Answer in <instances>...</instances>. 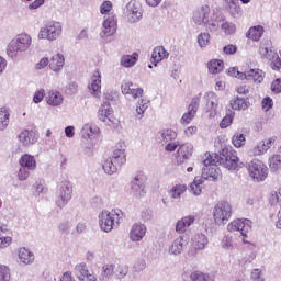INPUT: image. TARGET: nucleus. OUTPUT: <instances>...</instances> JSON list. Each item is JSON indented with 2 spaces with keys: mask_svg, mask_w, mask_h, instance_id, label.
<instances>
[{
  "mask_svg": "<svg viewBox=\"0 0 281 281\" xmlns=\"http://www.w3.org/2000/svg\"><path fill=\"white\" fill-rule=\"evenodd\" d=\"M254 223L249 218H237L227 224V232H240L241 236H247L251 232Z\"/></svg>",
  "mask_w": 281,
  "mask_h": 281,
  "instance_id": "obj_13",
  "label": "nucleus"
},
{
  "mask_svg": "<svg viewBox=\"0 0 281 281\" xmlns=\"http://www.w3.org/2000/svg\"><path fill=\"white\" fill-rule=\"evenodd\" d=\"M194 150V146L191 143H184L178 148V161L183 164L192 157V153Z\"/></svg>",
  "mask_w": 281,
  "mask_h": 281,
  "instance_id": "obj_29",
  "label": "nucleus"
},
{
  "mask_svg": "<svg viewBox=\"0 0 281 281\" xmlns=\"http://www.w3.org/2000/svg\"><path fill=\"white\" fill-rule=\"evenodd\" d=\"M204 100L206 102L205 112L209 115V120H214L218 113V95L214 92H206Z\"/></svg>",
  "mask_w": 281,
  "mask_h": 281,
  "instance_id": "obj_18",
  "label": "nucleus"
},
{
  "mask_svg": "<svg viewBox=\"0 0 281 281\" xmlns=\"http://www.w3.org/2000/svg\"><path fill=\"white\" fill-rule=\"evenodd\" d=\"M99 12L103 16H109V14H114L113 12V2L105 0L99 7Z\"/></svg>",
  "mask_w": 281,
  "mask_h": 281,
  "instance_id": "obj_50",
  "label": "nucleus"
},
{
  "mask_svg": "<svg viewBox=\"0 0 281 281\" xmlns=\"http://www.w3.org/2000/svg\"><path fill=\"white\" fill-rule=\"evenodd\" d=\"M250 280L252 281H265V273L261 269L255 268L250 272Z\"/></svg>",
  "mask_w": 281,
  "mask_h": 281,
  "instance_id": "obj_58",
  "label": "nucleus"
},
{
  "mask_svg": "<svg viewBox=\"0 0 281 281\" xmlns=\"http://www.w3.org/2000/svg\"><path fill=\"white\" fill-rule=\"evenodd\" d=\"M190 280H192V281H210V274L203 273L201 271H193L190 274Z\"/></svg>",
  "mask_w": 281,
  "mask_h": 281,
  "instance_id": "obj_55",
  "label": "nucleus"
},
{
  "mask_svg": "<svg viewBox=\"0 0 281 281\" xmlns=\"http://www.w3.org/2000/svg\"><path fill=\"white\" fill-rule=\"evenodd\" d=\"M262 34H265V27L262 25H256L248 30L247 38H250V41H260Z\"/></svg>",
  "mask_w": 281,
  "mask_h": 281,
  "instance_id": "obj_44",
  "label": "nucleus"
},
{
  "mask_svg": "<svg viewBox=\"0 0 281 281\" xmlns=\"http://www.w3.org/2000/svg\"><path fill=\"white\" fill-rule=\"evenodd\" d=\"M210 244V240L203 233H196L191 238V248L189 249L190 256H196L199 251H203V249H206L207 245Z\"/></svg>",
  "mask_w": 281,
  "mask_h": 281,
  "instance_id": "obj_16",
  "label": "nucleus"
},
{
  "mask_svg": "<svg viewBox=\"0 0 281 281\" xmlns=\"http://www.w3.org/2000/svg\"><path fill=\"white\" fill-rule=\"evenodd\" d=\"M186 192H188V186L183 183H177L169 190L171 199H175L176 201H179V199H181Z\"/></svg>",
  "mask_w": 281,
  "mask_h": 281,
  "instance_id": "obj_37",
  "label": "nucleus"
},
{
  "mask_svg": "<svg viewBox=\"0 0 281 281\" xmlns=\"http://www.w3.org/2000/svg\"><path fill=\"white\" fill-rule=\"evenodd\" d=\"M12 280V271L10 267L0 263V281H10Z\"/></svg>",
  "mask_w": 281,
  "mask_h": 281,
  "instance_id": "obj_53",
  "label": "nucleus"
},
{
  "mask_svg": "<svg viewBox=\"0 0 281 281\" xmlns=\"http://www.w3.org/2000/svg\"><path fill=\"white\" fill-rule=\"evenodd\" d=\"M45 101L48 106H63L65 97L58 90H49L46 94Z\"/></svg>",
  "mask_w": 281,
  "mask_h": 281,
  "instance_id": "obj_27",
  "label": "nucleus"
},
{
  "mask_svg": "<svg viewBox=\"0 0 281 281\" xmlns=\"http://www.w3.org/2000/svg\"><path fill=\"white\" fill-rule=\"evenodd\" d=\"M19 166L26 168L27 170L34 171L37 168L36 158L30 154H24L19 159Z\"/></svg>",
  "mask_w": 281,
  "mask_h": 281,
  "instance_id": "obj_31",
  "label": "nucleus"
},
{
  "mask_svg": "<svg viewBox=\"0 0 281 281\" xmlns=\"http://www.w3.org/2000/svg\"><path fill=\"white\" fill-rule=\"evenodd\" d=\"M45 100V89L40 88L33 94L34 104H41V102Z\"/></svg>",
  "mask_w": 281,
  "mask_h": 281,
  "instance_id": "obj_60",
  "label": "nucleus"
},
{
  "mask_svg": "<svg viewBox=\"0 0 281 281\" xmlns=\"http://www.w3.org/2000/svg\"><path fill=\"white\" fill-rule=\"evenodd\" d=\"M216 161L220 166L229 170V172H238L243 167L238 153L232 146L224 147L220 155L216 154Z\"/></svg>",
  "mask_w": 281,
  "mask_h": 281,
  "instance_id": "obj_3",
  "label": "nucleus"
},
{
  "mask_svg": "<svg viewBox=\"0 0 281 281\" xmlns=\"http://www.w3.org/2000/svg\"><path fill=\"white\" fill-rule=\"evenodd\" d=\"M246 205L252 210H258L260 207V201L257 198L250 196L246 199Z\"/></svg>",
  "mask_w": 281,
  "mask_h": 281,
  "instance_id": "obj_63",
  "label": "nucleus"
},
{
  "mask_svg": "<svg viewBox=\"0 0 281 281\" xmlns=\"http://www.w3.org/2000/svg\"><path fill=\"white\" fill-rule=\"evenodd\" d=\"M65 67V55L61 53L54 54L49 59V69L53 74H60Z\"/></svg>",
  "mask_w": 281,
  "mask_h": 281,
  "instance_id": "obj_28",
  "label": "nucleus"
},
{
  "mask_svg": "<svg viewBox=\"0 0 281 281\" xmlns=\"http://www.w3.org/2000/svg\"><path fill=\"white\" fill-rule=\"evenodd\" d=\"M157 139L161 144H168V142H175L177 139V133L172 128H165L158 132Z\"/></svg>",
  "mask_w": 281,
  "mask_h": 281,
  "instance_id": "obj_33",
  "label": "nucleus"
},
{
  "mask_svg": "<svg viewBox=\"0 0 281 281\" xmlns=\"http://www.w3.org/2000/svg\"><path fill=\"white\" fill-rule=\"evenodd\" d=\"M276 144V137H269L263 140H260L248 150L249 157H262L271 149V146Z\"/></svg>",
  "mask_w": 281,
  "mask_h": 281,
  "instance_id": "obj_14",
  "label": "nucleus"
},
{
  "mask_svg": "<svg viewBox=\"0 0 281 281\" xmlns=\"http://www.w3.org/2000/svg\"><path fill=\"white\" fill-rule=\"evenodd\" d=\"M63 36V22L59 21H49L38 31L37 38L38 41H48L54 43Z\"/></svg>",
  "mask_w": 281,
  "mask_h": 281,
  "instance_id": "obj_5",
  "label": "nucleus"
},
{
  "mask_svg": "<svg viewBox=\"0 0 281 281\" xmlns=\"http://www.w3.org/2000/svg\"><path fill=\"white\" fill-rule=\"evenodd\" d=\"M18 139L22 146L30 148V146H34V144L38 142V133L30 130H23L18 135Z\"/></svg>",
  "mask_w": 281,
  "mask_h": 281,
  "instance_id": "obj_21",
  "label": "nucleus"
},
{
  "mask_svg": "<svg viewBox=\"0 0 281 281\" xmlns=\"http://www.w3.org/2000/svg\"><path fill=\"white\" fill-rule=\"evenodd\" d=\"M234 122V115L226 114L222 121L220 122L221 128H227L228 126H232V123Z\"/></svg>",
  "mask_w": 281,
  "mask_h": 281,
  "instance_id": "obj_61",
  "label": "nucleus"
},
{
  "mask_svg": "<svg viewBox=\"0 0 281 281\" xmlns=\"http://www.w3.org/2000/svg\"><path fill=\"white\" fill-rule=\"evenodd\" d=\"M117 32V16L115 14H108L103 16V22L99 36L101 38H109Z\"/></svg>",
  "mask_w": 281,
  "mask_h": 281,
  "instance_id": "obj_11",
  "label": "nucleus"
},
{
  "mask_svg": "<svg viewBox=\"0 0 281 281\" xmlns=\"http://www.w3.org/2000/svg\"><path fill=\"white\" fill-rule=\"evenodd\" d=\"M232 144L235 148H243V146L247 144V138L245 137V134L236 132L232 136Z\"/></svg>",
  "mask_w": 281,
  "mask_h": 281,
  "instance_id": "obj_47",
  "label": "nucleus"
},
{
  "mask_svg": "<svg viewBox=\"0 0 281 281\" xmlns=\"http://www.w3.org/2000/svg\"><path fill=\"white\" fill-rule=\"evenodd\" d=\"M226 11L233 19H240L243 16V7L237 1L226 5Z\"/></svg>",
  "mask_w": 281,
  "mask_h": 281,
  "instance_id": "obj_41",
  "label": "nucleus"
},
{
  "mask_svg": "<svg viewBox=\"0 0 281 281\" xmlns=\"http://www.w3.org/2000/svg\"><path fill=\"white\" fill-rule=\"evenodd\" d=\"M221 247H222V249H225L226 251H233L234 237L231 235H225L221 240Z\"/></svg>",
  "mask_w": 281,
  "mask_h": 281,
  "instance_id": "obj_52",
  "label": "nucleus"
},
{
  "mask_svg": "<svg viewBox=\"0 0 281 281\" xmlns=\"http://www.w3.org/2000/svg\"><path fill=\"white\" fill-rule=\"evenodd\" d=\"M114 276L116 280H124L128 276V266L121 263L114 269Z\"/></svg>",
  "mask_w": 281,
  "mask_h": 281,
  "instance_id": "obj_49",
  "label": "nucleus"
},
{
  "mask_svg": "<svg viewBox=\"0 0 281 281\" xmlns=\"http://www.w3.org/2000/svg\"><path fill=\"white\" fill-rule=\"evenodd\" d=\"M247 171L251 179L260 183L269 177V167L260 159H254L247 165Z\"/></svg>",
  "mask_w": 281,
  "mask_h": 281,
  "instance_id": "obj_7",
  "label": "nucleus"
},
{
  "mask_svg": "<svg viewBox=\"0 0 281 281\" xmlns=\"http://www.w3.org/2000/svg\"><path fill=\"white\" fill-rule=\"evenodd\" d=\"M221 18H216L215 20H207L205 24L206 30L210 32H217L218 27H221Z\"/></svg>",
  "mask_w": 281,
  "mask_h": 281,
  "instance_id": "obj_57",
  "label": "nucleus"
},
{
  "mask_svg": "<svg viewBox=\"0 0 281 281\" xmlns=\"http://www.w3.org/2000/svg\"><path fill=\"white\" fill-rule=\"evenodd\" d=\"M245 79L244 80H251L255 82V85H260L265 80V71L258 68H252L244 74Z\"/></svg>",
  "mask_w": 281,
  "mask_h": 281,
  "instance_id": "obj_30",
  "label": "nucleus"
},
{
  "mask_svg": "<svg viewBox=\"0 0 281 281\" xmlns=\"http://www.w3.org/2000/svg\"><path fill=\"white\" fill-rule=\"evenodd\" d=\"M189 192L194 196H201V193L203 192V178L195 177L189 186Z\"/></svg>",
  "mask_w": 281,
  "mask_h": 281,
  "instance_id": "obj_40",
  "label": "nucleus"
},
{
  "mask_svg": "<svg viewBox=\"0 0 281 281\" xmlns=\"http://www.w3.org/2000/svg\"><path fill=\"white\" fill-rule=\"evenodd\" d=\"M202 179H205V181H218V179H221V168H218L216 154H205L202 168Z\"/></svg>",
  "mask_w": 281,
  "mask_h": 281,
  "instance_id": "obj_4",
  "label": "nucleus"
},
{
  "mask_svg": "<svg viewBox=\"0 0 281 281\" xmlns=\"http://www.w3.org/2000/svg\"><path fill=\"white\" fill-rule=\"evenodd\" d=\"M207 69H209V74H221V71H223V69H225V63H223V60L221 59H211L207 63Z\"/></svg>",
  "mask_w": 281,
  "mask_h": 281,
  "instance_id": "obj_42",
  "label": "nucleus"
},
{
  "mask_svg": "<svg viewBox=\"0 0 281 281\" xmlns=\"http://www.w3.org/2000/svg\"><path fill=\"white\" fill-rule=\"evenodd\" d=\"M188 237L186 235H179L176 237L168 246H167V254L171 256V258H178L181 256L186 249H188Z\"/></svg>",
  "mask_w": 281,
  "mask_h": 281,
  "instance_id": "obj_9",
  "label": "nucleus"
},
{
  "mask_svg": "<svg viewBox=\"0 0 281 281\" xmlns=\"http://www.w3.org/2000/svg\"><path fill=\"white\" fill-rule=\"evenodd\" d=\"M259 55L263 60H268L269 63L278 60V52L273 48V44H271V41L269 40L260 43Z\"/></svg>",
  "mask_w": 281,
  "mask_h": 281,
  "instance_id": "obj_17",
  "label": "nucleus"
},
{
  "mask_svg": "<svg viewBox=\"0 0 281 281\" xmlns=\"http://www.w3.org/2000/svg\"><path fill=\"white\" fill-rule=\"evenodd\" d=\"M72 194L74 188L71 187V182L64 181L59 183L55 195V205H57L59 210H63V207L71 201Z\"/></svg>",
  "mask_w": 281,
  "mask_h": 281,
  "instance_id": "obj_8",
  "label": "nucleus"
},
{
  "mask_svg": "<svg viewBox=\"0 0 281 281\" xmlns=\"http://www.w3.org/2000/svg\"><path fill=\"white\" fill-rule=\"evenodd\" d=\"M88 273H91V271L89 270V266L87 263L79 262V263L75 265L74 276L77 280L85 278V276H88Z\"/></svg>",
  "mask_w": 281,
  "mask_h": 281,
  "instance_id": "obj_43",
  "label": "nucleus"
},
{
  "mask_svg": "<svg viewBox=\"0 0 281 281\" xmlns=\"http://www.w3.org/2000/svg\"><path fill=\"white\" fill-rule=\"evenodd\" d=\"M271 91H272V93H281V79L280 78L272 81Z\"/></svg>",
  "mask_w": 281,
  "mask_h": 281,
  "instance_id": "obj_64",
  "label": "nucleus"
},
{
  "mask_svg": "<svg viewBox=\"0 0 281 281\" xmlns=\"http://www.w3.org/2000/svg\"><path fill=\"white\" fill-rule=\"evenodd\" d=\"M121 92L123 95H131L133 100H137L144 95V89L139 87L133 88L132 81H124L121 85Z\"/></svg>",
  "mask_w": 281,
  "mask_h": 281,
  "instance_id": "obj_23",
  "label": "nucleus"
},
{
  "mask_svg": "<svg viewBox=\"0 0 281 281\" xmlns=\"http://www.w3.org/2000/svg\"><path fill=\"white\" fill-rule=\"evenodd\" d=\"M146 232H148L146 225L136 222L130 228L128 238L132 243H142L146 237Z\"/></svg>",
  "mask_w": 281,
  "mask_h": 281,
  "instance_id": "obj_19",
  "label": "nucleus"
},
{
  "mask_svg": "<svg viewBox=\"0 0 281 281\" xmlns=\"http://www.w3.org/2000/svg\"><path fill=\"white\" fill-rule=\"evenodd\" d=\"M146 175L138 173L131 181V194L134 199H144L146 196Z\"/></svg>",
  "mask_w": 281,
  "mask_h": 281,
  "instance_id": "obj_10",
  "label": "nucleus"
},
{
  "mask_svg": "<svg viewBox=\"0 0 281 281\" xmlns=\"http://www.w3.org/2000/svg\"><path fill=\"white\" fill-rule=\"evenodd\" d=\"M115 276V265L105 263L102 266L101 273L99 277L100 281H110Z\"/></svg>",
  "mask_w": 281,
  "mask_h": 281,
  "instance_id": "obj_35",
  "label": "nucleus"
},
{
  "mask_svg": "<svg viewBox=\"0 0 281 281\" xmlns=\"http://www.w3.org/2000/svg\"><path fill=\"white\" fill-rule=\"evenodd\" d=\"M137 60H139V55L137 53H133L132 55H123L120 64L121 67L128 69L131 67H135V65H137Z\"/></svg>",
  "mask_w": 281,
  "mask_h": 281,
  "instance_id": "obj_39",
  "label": "nucleus"
},
{
  "mask_svg": "<svg viewBox=\"0 0 281 281\" xmlns=\"http://www.w3.org/2000/svg\"><path fill=\"white\" fill-rule=\"evenodd\" d=\"M168 56H170V54H168V50H166L164 46H157L153 50L151 63H154L155 67H157V64L165 60V58H168Z\"/></svg>",
  "mask_w": 281,
  "mask_h": 281,
  "instance_id": "obj_34",
  "label": "nucleus"
},
{
  "mask_svg": "<svg viewBox=\"0 0 281 281\" xmlns=\"http://www.w3.org/2000/svg\"><path fill=\"white\" fill-rule=\"evenodd\" d=\"M121 165L115 162L113 158L108 157L102 162V169L105 172V175H115L117 172V168H120Z\"/></svg>",
  "mask_w": 281,
  "mask_h": 281,
  "instance_id": "obj_38",
  "label": "nucleus"
},
{
  "mask_svg": "<svg viewBox=\"0 0 281 281\" xmlns=\"http://www.w3.org/2000/svg\"><path fill=\"white\" fill-rule=\"evenodd\" d=\"M195 221L196 216H194L193 214L182 216L176 222V233L180 236H183V234H186V232L190 229L191 225H194Z\"/></svg>",
  "mask_w": 281,
  "mask_h": 281,
  "instance_id": "obj_20",
  "label": "nucleus"
},
{
  "mask_svg": "<svg viewBox=\"0 0 281 281\" xmlns=\"http://www.w3.org/2000/svg\"><path fill=\"white\" fill-rule=\"evenodd\" d=\"M231 108L233 111H247L249 106H251V103L249 100L240 97H235L229 101Z\"/></svg>",
  "mask_w": 281,
  "mask_h": 281,
  "instance_id": "obj_32",
  "label": "nucleus"
},
{
  "mask_svg": "<svg viewBox=\"0 0 281 281\" xmlns=\"http://www.w3.org/2000/svg\"><path fill=\"white\" fill-rule=\"evenodd\" d=\"M32 47V35L27 33H20L15 35L7 46V56L11 60H18L21 54L30 52Z\"/></svg>",
  "mask_w": 281,
  "mask_h": 281,
  "instance_id": "obj_2",
  "label": "nucleus"
},
{
  "mask_svg": "<svg viewBox=\"0 0 281 281\" xmlns=\"http://www.w3.org/2000/svg\"><path fill=\"white\" fill-rule=\"evenodd\" d=\"M124 223V212L120 209L112 211L103 210L98 214V225L104 234H111L113 229H117Z\"/></svg>",
  "mask_w": 281,
  "mask_h": 281,
  "instance_id": "obj_1",
  "label": "nucleus"
},
{
  "mask_svg": "<svg viewBox=\"0 0 281 281\" xmlns=\"http://www.w3.org/2000/svg\"><path fill=\"white\" fill-rule=\"evenodd\" d=\"M111 159L119 166H124V164H126V151H119L117 149H114Z\"/></svg>",
  "mask_w": 281,
  "mask_h": 281,
  "instance_id": "obj_51",
  "label": "nucleus"
},
{
  "mask_svg": "<svg viewBox=\"0 0 281 281\" xmlns=\"http://www.w3.org/2000/svg\"><path fill=\"white\" fill-rule=\"evenodd\" d=\"M209 19H210V7L202 5L200 9L194 11L192 21L195 25H206Z\"/></svg>",
  "mask_w": 281,
  "mask_h": 281,
  "instance_id": "obj_26",
  "label": "nucleus"
},
{
  "mask_svg": "<svg viewBox=\"0 0 281 281\" xmlns=\"http://www.w3.org/2000/svg\"><path fill=\"white\" fill-rule=\"evenodd\" d=\"M16 256L20 265H24L25 267L34 265V260H36L34 252L27 247L18 248Z\"/></svg>",
  "mask_w": 281,
  "mask_h": 281,
  "instance_id": "obj_22",
  "label": "nucleus"
},
{
  "mask_svg": "<svg viewBox=\"0 0 281 281\" xmlns=\"http://www.w3.org/2000/svg\"><path fill=\"white\" fill-rule=\"evenodd\" d=\"M16 178H18V181H27V179H30V169H26L25 167L20 166Z\"/></svg>",
  "mask_w": 281,
  "mask_h": 281,
  "instance_id": "obj_59",
  "label": "nucleus"
},
{
  "mask_svg": "<svg viewBox=\"0 0 281 281\" xmlns=\"http://www.w3.org/2000/svg\"><path fill=\"white\" fill-rule=\"evenodd\" d=\"M200 104H201V97H194L188 106V113H191L192 115L196 116V111H199Z\"/></svg>",
  "mask_w": 281,
  "mask_h": 281,
  "instance_id": "obj_54",
  "label": "nucleus"
},
{
  "mask_svg": "<svg viewBox=\"0 0 281 281\" xmlns=\"http://www.w3.org/2000/svg\"><path fill=\"white\" fill-rule=\"evenodd\" d=\"M147 110H148V100L146 99L138 100V102L136 103L135 117H137V120H142V117H144V114L146 113Z\"/></svg>",
  "mask_w": 281,
  "mask_h": 281,
  "instance_id": "obj_46",
  "label": "nucleus"
},
{
  "mask_svg": "<svg viewBox=\"0 0 281 281\" xmlns=\"http://www.w3.org/2000/svg\"><path fill=\"white\" fill-rule=\"evenodd\" d=\"M268 166L271 170V172H278V170H281V155L280 154H273L268 159Z\"/></svg>",
  "mask_w": 281,
  "mask_h": 281,
  "instance_id": "obj_45",
  "label": "nucleus"
},
{
  "mask_svg": "<svg viewBox=\"0 0 281 281\" xmlns=\"http://www.w3.org/2000/svg\"><path fill=\"white\" fill-rule=\"evenodd\" d=\"M228 76L233 78H238L239 80H245V72L239 71L238 68H229L227 71Z\"/></svg>",
  "mask_w": 281,
  "mask_h": 281,
  "instance_id": "obj_62",
  "label": "nucleus"
},
{
  "mask_svg": "<svg viewBox=\"0 0 281 281\" xmlns=\"http://www.w3.org/2000/svg\"><path fill=\"white\" fill-rule=\"evenodd\" d=\"M211 36L210 33L202 32L196 36L198 45L200 49H205V47L210 46Z\"/></svg>",
  "mask_w": 281,
  "mask_h": 281,
  "instance_id": "obj_48",
  "label": "nucleus"
},
{
  "mask_svg": "<svg viewBox=\"0 0 281 281\" xmlns=\"http://www.w3.org/2000/svg\"><path fill=\"white\" fill-rule=\"evenodd\" d=\"M232 204L227 201H220L213 207L214 223L218 226L227 225L229 218H232Z\"/></svg>",
  "mask_w": 281,
  "mask_h": 281,
  "instance_id": "obj_6",
  "label": "nucleus"
},
{
  "mask_svg": "<svg viewBox=\"0 0 281 281\" xmlns=\"http://www.w3.org/2000/svg\"><path fill=\"white\" fill-rule=\"evenodd\" d=\"M80 134L82 139L93 142V139H98V137L100 136V127L91 123H86L83 124Z\"/></svg>",
  "mask_w": 281,
  "mask_h": 281,
  "instance_id": "obj_24",
  "label": "nucleus"
},
{
  "mask_svg": "<svg viewBox=\"0 0 281 281\" xmlns=\"http://www.w3.org/2000/svg\"><path fill=\"white\" fill-rule=\"evenodd\" d=\"M88 91L93 98H101L102 95V72L94 70L88 82Z\"/></svg>",
  "mask_w": 281,
  "mask_h": 281,
  "instance_id": "obj_15",
  "label": "nucleus"
},
{
  "mask_svg": "<svg viewBox=\"0 0 281 281\" xmlns=\"http://www.w3.org/2000/svg\"><path fill=\"white\" fill-rule=\"evenodd\" d=\"M12 111L8 106L0 108V132L5 131L10 126V115Z\"/></svg>",
  "mask_w": 281,
  "mask_h": 281,
  "instance_id": "obj_36",
  "label": "nucleus"
},
{
  "mask_svg": "<svg viewBox=\"0 0 281 281\" xmlns=\"http://www.w3.org/2000/svg\"><path fill=\"white\" fill-rule=\"evenodd\" d=\"M125 16L128 23H137L142 20V9L135 2H130L126 5Z\"/></svg>",
  "mask_w": 281,
  "mask_h": 281,
  "instance_id": "obj_25",
  "label": "nucleus"
},
{
  "mask_svg": "<svg viewBox=\"0 0 281 281\" xmlns=\"http://www.w3.org/2000/svg\"><path fill=\"white\" fill-rule=\"evenodd\" d=\"M98 120L103 122L108 126H113L115 124V116L113 115V106L109 101H103L97 113Z\"/></svg>",
  "mask_w": 281,
  "mask_h": 281,
  "instance_id": "obj_12",
  "label": "nucleus"
},
{
  "mask_svg": "<svg viewBox=\"0 0 281 281\" xmlns=\"http://www.w3.org/2000/svg\"><path fill=\"white\" fill-rule=\"evenodd\" d=\"M221 29L223 30V32L227 35H232L236 33V24L232 23V22H223L221 24Z\"/></svg>",
  "mask_w": 281,
  "mask_h": 281,
  "instance_id": "obj_56",
  "label": "nucleus"
}]
</instances>
